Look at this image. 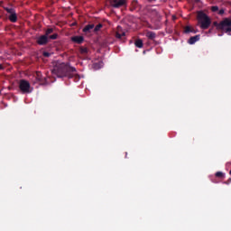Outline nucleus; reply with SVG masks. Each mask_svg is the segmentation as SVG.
Returning a JSON list of instances; mask_svg holds the SVG:
<instances>
[{
	"mask_svg": "<svg viewBox=\"0 0 231 231\" xmlns=\"http://www.w3.org/2000/svg\"><path fill=\"white\" fill-rule=\"evenodd\" d=\"M51 72L59 79H73V77L77 75V69L75 67H71L69 63L62 62L56 65Z\"/></svg>",
	"mask_w": 231,
	"mask_h": 231,
	"instance_id": "obj_1",
	"label": "nucleus"
},
{
	"mask_svg": "<svg viewBox=\"0 0 231 231\" xmlns=\"http://www.w3.org/2000/svg\"><path fill=\"white\" fill-rule=\"evenodd\" d=\"M197 21H198V24H199V28H201V30H208V28H210V24H212V20L203 11L198 12Z\"/></svg>",
	"mask_w": 231,
	"mask_h": 231,
	"instance_id": "obj_2",
	"label": "nucleus"
},
{
	"mask_svg": "<svg viewBox=\"0 0 231 231\" xmlns=\"http://www.w3.org/2000/svg\"><path fill=\"white\" fill-rule=\"evenodd\" d=\"M213 25L216 26L217 30H221V32H225L227 35H231V19L225 18L220 23L214 22Z\"/></svg>",
	"mask_w": 231,
	"mask_h": 231,
	"instance_id": "obj_3",
	"label": "nucleus"
},
{
	"mask_svg": "<svg viewBox=\"0 0 231 231\" xmlns=\"http://www.w3.org/2000/svg\"><path fill=\"white\" fill-rule=\"evenodd\" d=\"M30 88L32 86L30 85V82L25 79H21L19 83V88L22 91V93H32V90H30Z\"/></svg>",
	"mask_w": 231,
	"mask_h": 231,
	"instance_id": "obj_4",
	"label": "nucleus"
},
{
	"mask_svg": "<svg viewBox=\"0 0 231 231\" xmlns=\"http://www.w3.org/2000/svg\"><path fill=\"white\" fill-rule=\"evenodd\" d=\"M109 3L112 8H122L127 5L125 0H109Z\"/></svg>",
	"mask_w": 231,
	"mask_h": 231,
	"instance_id": "obj_5",
	"label": "nucleus"
},
{
	"mask_svg": "<svg viewBox=\"0 0 231 231\" xmlns=\"http://www.w3.org/2000/svg\"><path fill=\"white\" fill-rule=\"evenodd\" d=\"M37 44H39V46H46V44H48L50 42V41L48 40V37L44 35H42L40 37L37 38L36 40Z\"/></svg>",
	"mask_w": 231,
	"mask_h": 231,
	"instance_id": "obj_6",
	"label": "nucleus"
},
{
	"mask_svg": "<svg viewBox=\"0 0 231 231\" xmlns=\"http://www.w3.org/2000/svg\"><path fill=\"white\" fill-rule=\"evenodd\" d=\"M70 40L76 44H82V42H84V36H72Z\"/></svg>",
	"mask_w": 231,
	"mask_h": 231,
	"instance_id": "obj_7",
	"label": "nucleus"
},
{
	"mask_svg": "<svg viewBox=\"0 0 231 231\" xmlns=\"http://www.w3.org/2000/svg\"><path fill=\"white\" fill-rule=\"evenodd\" d=\"M116 39H122V37H125V32H122V27H117V32H116Z\"/></svg>",
	"mask_w": 231,
	"mask_h": 231,
	"instance_id": "obj_8",
	"label": "nucleus"
},
{
	"mask_svg": "<svg viewBox=\"0 0 231 231\" xmlns=\"http://www.w3.org/2000/svg\"><path fill=\"white\" fill-rule=\"evenodd\" d=\"M91 30H95V24H88L83 28L84 33H90Z\"/></svg>",
	"mask_w": 231,
	"mask_h": 231,
	"instance_id": "obj_9",
	"label": "nucleus"
},
{
	"mask_svg": "<svg viewBox=\"0 0 231 231\" xmlns=\"http://www.w3.org/2000/svg\"><path fill=\"white\" fill-rule=\"evenodd\" d=\"M146 37L150 41H154L156 39V33L154 32L148 31L146 32Z\"/></svg>",
	"mask_w": 231,
	"mask_h": 231,
	"instance_id": "obj_10",
	"label": "nucleus"
},
{
	"mask_svg": "<svg viewBox=\"0 0 231 231\" xmlns=\"http://www.w3.org/2000/svg\"><path fill=\"white\" fill-rule=\"evenodd\" d=\"M199 41V34L192 36L189 39V44H196Z\"/></svg>",
	"mask_w": 231,
	"mask_h": 231,
	"instance_id": "obj_11",
	"label": "nucleus"
},
{
	"mask_svg": "<svg viewBox=\"0 0 231 231\" xmlns=\"http://www.w3.org/2000/svg\"><path fill=\"white\" fill-rule=\"evenodd\" d=\"M37 82H44V78L42 77V73L41 72H36L35 75H34Z\"/></svg>",
	"mask_w": 231,
	"mask_h": 231,
	"instance_id": "obj_12",
	"label": "nucleus"
},
{
	"mask_svg": "<svg viewBox=\"0 0 231 231\" xmlns=\"http://www.w3.org/2000/svg\"><path fill=\"white\" fill-rule=\"evenodd\" d=\"M138 8V1L137 0H133L130 7L131 12H134Z\"/></svg>",
	"mask_w": 231,
	"mask_h": 231,
	"instance_id": "obj_13",
	"label": "nucleus"
},
{
	"mask_svg": "<svg viewBox=\"0 0 231 231\" xmlns=\"http://www.w3.org/2000/svg\"><path fill=\"white\" fill-rule=\"evenodd\" d=\"M93 68L95 69H100L101 68H104V62L103 61H97L93 63Z\"/></svg>",
	"mask_w": 231,
	"mask_h": 231,
	"instance_id": "obj_14",
	"label": "nucleus"
},
{
	"mask_svg": "<svg viewBox=\"0 0 231 231\" xmlns=\"http://www.w3.org/2000/svg\"><path fill=\"white\" fill-rule=\"evenodd\" d=\"M134 45L136 48H143V41H142V39H137L134 42Z\"/></svg>",
	"mask_w": 231,
	"mask_h": 231,
	"instance_id": "obj_15",
	"label": "nucleus"
},
{
	"mask_svg": "<svg viewBox=\"0 0 231 231\" xmlns=\"http://www.w3.org/2000/svg\"><path fill=\"white\" fill-rule=\"evenodd\" d=\"M9 21H11V23H17V14L14 13L13 14H10Z\"/></svg>",
	"mask_w": 231,
	"mask_h": 231,
	"instance_id": "obj_16",
	"label": "nucleus"
},
{
	"mask_svg": "<svg viewBox=\"0 0 231 231\" xmlns=\"http://www.w3.org/2000/svg\"><path fill=\"white\" fill-rule=\"evenodd\" d=\"M184 33H196V31L192 29L190 26H186L184 29Z\"/></svg>",
	"mask_w": 231,
	"mask_h": 231,
	"instance_id": "obj_17",
	"label": "nucleus"
},
{
	"mask_svg": "<svg viewBox=\"0 0 231 231\" xmlns=\"http://www.w3.org/2000/svg\"><path fill=\"white\" fill-rule=\"evenodd\" d=\"M54 32V29L53 28H48L46 31H45V36L47 37H50V35H51V33H53Z\"/></svg>",
	"mask_w": 231,
	"mask_h": 231,
	"instance_id": "obj_18",
	"label": "nucleus"
},
{
	"mask_svg": "<svg viewBox=\"0 0 231 231\" xmlns=\"http://www.w3.org/2000/svg\"><path fill=\"white\" fill-rule=\"evenodd\" d=\"M5 12H7V14H10V15L15 14V9L14 8H8V7H5Z\"/></svg>",
	"mask_w": 231,
	"mask_h": 231,
	"instance_id": "obj_19",
	"label": "nucleus"
},
{
	"mask_svg": "<svg viewBox=\"0 0 231 231\" xmlns=\"http://www.w3.org/2000/svg\"><path fill=\"white\" fill-rule=\"evenodd\" d=\"M58 37H59V34H58V33H53V34H51V35H50V36L48 37V40L50 41V39H51V41H55V40L58 39Z\"/></svg>",
	"mask_w": 231,
	"mask_h": 231,
	"instance_id": "obj_20",
	"label": "nucleus"
},
{
	"mask_svg": "<svg viewBox=\"0 0 231 231\" xmlns=\"http://www.w3.org/2000/svg\"><path fill=\"white\" fill-rule=\"evenodd\" d=\"M104 25L102 23H98L97 25H96L94 27V32H100V29L103 27Z\"/></svg>",
	"mask_w": 231,
	"mask_h": 231,
	"instance_id": "obj_21",
	"label": "nucleus"
},
{
	"mask_svg": "<svg viewBox=\"0 0 231 231\" xmlns=\"http://www.w3.org/2000/svg\"><path fill=\"white\" fill-rule=\"evenodd\" d=\"M79 51L82 55H86L88 53V49L86 47H80Z\"/></svg>",
	"mask_w": 231,
	"mask_h": 231,
	"instance_id": "obj_22",
	"label": "nucleus"
},
{
	"mask_svg": "<svg viewBox=\"0 0 231 231\" xmlns=\"http://www.w3.org/2000/svg\"><path fill=\"white\" fill-rule=\"evenodd\" d=\"M216 178H225V173L222 171H217L215 174Z\"/></svg>",
	"mask_w": 231,
	"mask_h": 231,
	"instance_id": "obj_23",
	"label": "nucleus"
},
{
	"mask_svg": "<svg viewBox=\"0 0 231 231\" xmlns=\"http://www.w3.org/2000/svg\"><path fill=\"white\" fill-rule=\"evenodd\" d=\"M211 11L212 12H218L219 11V7L217 5H214L211 7Z\"/></svg>",
	"mask_w": 231,
	"mask_h": 231,
	"instance_id": "obj_24",
	"label": "nucleus"
},
{
	"mask_svg": "<svg viewBox=\"0 0 231 231\" xmlns=\"http://www.w3.org/2000/svg\"><path fill=\"white\" fill-rule=\"evenodd\" d=\"M43 57H46V58H48V57H51V53H50V52H48V51H43Z\"/></svg>",
	"mask_w": 231,
	"mask_h": 231,
	"instance_id": "obj_25",
	"label": "nucleus"
},
{
	"mask_svg": "<svg viewBox=\"0 0 231 231\" xmlns=\"http://www.w3.org/2000/svg\"><path fill=\"white\" fill-rule=\"evenodd\" d=\"M225 14V9H220L219 11H218V14L219 15H223Z\"/></svg>",
	"mask_w": 231,
	"mask_h": 231,
	"instance_id": "obj_26",
	"label": "nucleus"
},
{
	"mask_svg": "<svg viewBox=\"0 0 231 231\" xmlns=\"http://www.w3.org/2000/svg\"><path fill=\"white\" fill-rule=\"evenodd\" d=\"M227 185H228V183H231V178L230 179H228V180H227Z\"/></svg>",
	"mask_w": 231,
	"mask_h": 231,
	"instance_id": "obj_27",
	"label": "nucleus"
},
{
	"mask_svg": "<svg viewBox=\"0 0 231 231\" xmlns=\"http://www.w3.org/2000/svg\"><path fill=\"white\" fill-rule=\"evenodd\" d=\"M0 69H3V65L2 64H0Z\"/></svg>",
	"mask_w": 231,
	"mask_h": 231,
	"instance_id": "obj_28",
	"label": "nucleus"
},
{
	"mask_svg": "<svg viewBox=\"0 0 231 231\" xmlns=\"http://www.w3.org/2000/svg\"><path fill=\"white\" fill-rule=\"evenodd\" d=\"M196 3H199V0H194Z\"/></svg>",
	"mask_w": 231,
	"mask_h": 231,
	"instance_id": "obj_29",
	"label": "nucleus"
},
{
	"mask_svg": "<svg viewBox=\"0 0 231 231\" xmlns=\"http://www.w3.org/2000/svg\"><path fill=\"white\" fill-rule=\"evenodd\" d=\"M150 1H156V0H150Z\"/></svg>",
	"mask_w": 231,
	"mask_h": 231,
	"instance_id": "obj_30",
	"label": "nucleus"
},
{
	"mask_svg": "<svg viewBox=\"0 0 231 231\" xmlns=\"http://www.w3.org/2000/svg\"><path fill=\"white\" fill-rule=\"evenodd\" d=\"M0 95H1V91H0Z\"/></svg>",
	"mask_w": 231,
	"mask_h": 231,
	"instance_id": "obj_31",
	"label": "nucleus"
}]
</instances>
